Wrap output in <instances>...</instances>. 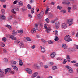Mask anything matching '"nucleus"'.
Segmentation results:
<instances>
[{"mask_svg": "<svg viewBox=\"0 0 78 78\" xmlns=\"http://www.w3.org/2000/svg\"><path fill=\"white\" fill-rule=\"evenodd\" d=\"M19 63L20 66H22L23 65V63L22 60L20 59L19 60Z\"/></svg>", "mask_w": 78, "mask_h": 78, "instance_id": "16", "label": "nucleus"}, {"mask_svg": "<svg viewBox=\"0 0 78 78\" xmlns=\"http://www.w3.org/2000/svg\"><path fill=\"white\" fill-rule=\"evenodd\" d=\"M3 52L4 53H7V51L6 50V49L4 48L3 49Z\"/></svg>", "mask_w": 78, "mask_h": 78, "instance_id": "31", "label": "nucleus"}, {"mask_svg": "<svg viewBox=\"0 0 78 78\" xmlns=\"http://www.w3.org/2000/svg\"><path fill=\"white\" fill-rule=\"evenodd\" d=\"M63 48H64V49H67V46H66V45L65 44H63L62 45Z\"/></svg>", "mask_w": 78, "mask_h": 78, "instance_id": "19", "label": "nucleus"}, {"mask_svg": "<svg viewBox=\"0 0 78 78\" xmlns=\"http://www.w3.org/2000/svg\"><path fill=\"white\" fill-rule=\"evenodd\" d=\"M0 72L1 73H4V72H5V71H4V70L3 69H0Z\"/></svg>", "mask_w": 78, "mask_h": 78, "instance_id": "25", "label": "nucleus"}, {"mask_svg": "<svg viewBox=\"0 0 78 78\" xmlns=\"http://www.w3.org/2000/svg\"><path fill=\"white\" fill-rule=\"evenodd\" d=\"M4 61H5V62H8V59L5 58L4 59Z\"/></svg>", "mask_w": 78, "mask_h": 78, "instance_id": "55", "label": "nucleus"}, {"mask_svg": "<svg viewBox=\"0 0 78 78\" xmlns=\"http://www.w3.org/2000/svg\"><path fill=\"white\" fill-rule=\"evenodd\" d=\"M19 42H20V41H19L18 40L16 42V43L17 44H18L19 43Z\"/></svg>", "mask_w": 78, "mask_h": 78, "instance_id": "63", "label": "nucleus"}, {"mask_svg": "<svg viewBox=\"0 0 78 78\" xmlns=\"http://www.w3.org/2000/svg\"><path fill=\"white\" fill-rule=\"evenodd\" d=\"M26 71L27 72H28L29 74H31L32 73V71L31 69L30 68H27L26 69Z\"/></svg>", "mask_w": 78, "mask_h": 78, "instance_id": "8", "label": "nucleus"}, {"mask_svg": "<svg viewBox=\"0 0 78 78\" xmlns=\"http://www.w3.org/2000/svg\"><path fill=\"white\" fill-rule=\"evenodd\" d=\"M57 9L61 10V9H62V7H60L59 6H58L57 7Z\"/></svg>", "mask_w": 78, "mask_h": 78, "instance_id": "33", "label": "nucleus"}, {"mask_svg": "<svg viewBox=\"0 0 78 78\" xmlns=\"http://www.w3.org/2000/svg\"><path fill=\"white\" fill-rule=\"evenodd\" d=\"M38 74V73H37V72L34 73L33 74H32L31 76V77L32 78H35V77L37 76V75Z\"/></svg>", "mask_w": 78, "mask_h": 78, "instance_id": "9", "label": "nucleus"}, {"mask_svg": "<svg viewBox=\"0 0 78 78\" xmlns=\"http://www.w3.org/2000/svg\"><path fill=\"white\" fill-rule=\"evenodd\" d=\"M55 34H57V35H58V31L56 30L55 31Z\"/></svg>", "mask_w": 78, "mask_h": 78, "instance_id": "54", "label": "nucleus"}, {"mask_svg": "<svg viewBox=\"0 0 78 78\" xmlns=\"http://www.w3.org/2000/svg\"><path fill=\"white\" fill-rule=\"evenodd\" d=\"M55 55H56V53L55 52H54L52 54H51L50 56L51 58H54Z\"/></svg>", "mask_w": 78, "mask_h": 78, "instance_id": "14", "label": "nucleus"}, {"mask_svg": "<svg viewBox=\"0 0 78 78\" xmlns=\"http://www.w3.org/2000/svg\"><path fill=\"white\" fill-rule=\"evenodd\" d=\"M66 67L67 68V70L70 73H73V71L72 68L70 67L67 65L66 66Z\"/></svg>", "mask_w": 78, "mask_h": 78, "instance_id": "3", "label": "nucleus"}, {"mask_svg": "<svg viewBox=\"0 0 78 78\" xmlns=\"http://www.w3.org/2000/svg\"><path fill=\"white\" fill-rule=\"evenodd\" d=\"M11 19H12V16H10L8 17V20H11Z\"/></svg>", "mask_w": 78, "mask_h": 78, "instance_id": "35", "label": "nucleus"}, {"mask_svg": "<svg viewBox=\"0 0 78 78\" xmlns=\"http://www.w3.org/2000/svg\"><path fill=\"white\" fill-rule=\"evenodd\" d=\"M49 64L51 66H52V65H53V63L52 62H50L49 63Z\"/></svg>", "mask_w": 78, "mask_h": 78, "instance_id": "56", "label": "nucleus"}, {"mask_svg": "<svg viewBox=\"0 0 78 78\" xmlns=\"http://www.w3.org/2000/svg\"><path fill=\"white\" fill-rule=\"evenodd\" d=\"M66 4L67 5H69V4H70V2H66Z\"/></svg>", "mask_w": 78, "mask_h": 78, "instance_id": "64", "label": "nucleus"}, {"mask_svg": "<svg viewBox=\"0 0 78 78\" xmlns=\"http://www.w3.org/2000/svg\"><path fill=\"white\" fill-rule=\"evenodd\" d=\"M57 69V67L55 66H53L52 67V70H56Z\"/></svg>", "mask_w": 78, "mask_h": 78, "instance_id": "27", "label": "nucleus"}, {"mask_svg": "<svg viewBox=\"0 0 78 78\" xmlns=\"http://www.w3.org/2000/svg\"><path fill=\"white\" fill-rule=\"evenodd\" d=\"M67 59H70V56H69V55H67Z\"/></svg>", "mask_w": 78, "mask_h": 78, "instance_id": "52", "label": "nucleus"}, {"mask_svg": "<svg viewBox=\"0 0 78 78\" xmlns=\"http://www.w3.org/2000/svg\"><path fill=\"white\" fill-rule=\"evenodd\" d=\"M71 63H76V61H71Z\"/></svg>", "mask_w": 78, "mask_h": 78, "instance_id": "49", "label": "nucleus"}, {"mask_svg": "<svg viewBox=\"0 0 78 78\" xmlns=\"http://www.w3.org/2000/svg\"><path fill=\"white\" fill-rule=\"evenodd\" d=\"M64 40L66 41L67 42H70L72 41V39L70 38V36L69 35H67L64 37Z\"/></svg>", "mask_w": 78, "mask_h": 78, "instance_id": "1", "label": "nucleus"}, {"mask_svg": "<svg viewBox=\"0 0 78 78\" xmlns=\"http://www.w3.org/2000/svg\"><path fill=\"white\" fill-rule=\"evenodd\" d=\"M12 64H16V63H17V62L15 61H12Z\"/></svg>", "mask_w": 78, "mask_h": 78, "instance_id": "47", "label": "nucleus"}, {"mask_svg": "<svg viewBox=\"0 0 78 78\" xmlns=\"http://www.w3.org/2000/svg\"><path fill=\"white\" fill-rule=\"evenodd\" d=\"M1 17L2 19H3V20H5V19H6V17H5V16L4 15H1Z\"/></svg>", "mask_w": 78, "mask_h": 78, "instance_id": "17", "label": "nucleus"}, {"mask_svg": "<svg viewBox=\"0 0 78 78\" xmlns=\"http://www.w3.org/2000/svg\"><path fill=\"white\" fill-rule=\"evenodd\" d=\"M59 28V26H56L55 27V28L56 29H58Z\"/></svg>", "mask_w": 78, "mask_h": 78, "instance_id": "59", "label": "nucleus"}, {"mask_svg": "<svg viewBox=\"0 0 78 78\" xmlns=\"http://www.w3.org/2000/svg\"><path fill=\"white\" fill-rule=\"evenodd\" d=\"M47 9H46L45 11V13L47 14V13H48V11H49V9H49V8H47Z\"/></svg>", "mask_w": 78, "mask_h": 78, "instance_id": "45", "label": "nucleus"}, {"mask_svg": "<svg viewBox=\"0 0 78 78\" xmlns=\"http://www.w3.org/2000/svg\"><path fill=\"white\" fill-rule=\"evenodd\" d=\"M3 7L4 8H6V5H3Z\"/></svg>", "mask_w": 78, "mask_h": 78, "instance_id": "61", "label": "nucleus"}, {"mask_svg": "<svg viewBox=\"0 0 78 78\" xmlns=\"http://www.w3.org/2000/svg\"><path fill=\"white\" fill-rule=\"evenodd\" d=\"M44 27L45 29H46V31L47 33H49L51 30V28L50 27H47V24H45L44 25Z\"/></svg>", "mask_w": 78, "mask_h": 78, "instance_id": "2", "label": "nucleus"}, {"mask_svg": "<svg viewBox=\"0 0 78 78\" xmlns=\"http://www.w3.org/2000/svg\"><path fill=\"white\" fill-rule=\"evenodd\" d=\"M27 9V7H24L22 8V10L23 11H25Z\"/></svg>", "mask_w": 78, "mask_h": 78, "instance_id": "21", "label": "nucleus"}, {"mask_svg": "<svg viewBox=\"0 0 78 78\" xmlns=\"http://www.w3.org/2000/svg\"><path fill=\"white\" fill-rule=\"evenodd\" d=\"M75 48H70L68 49V50L69 52L72 53V52H73V51H75Z\"/></svg>", "mask_w": 78, "mask_h": 78, "instance_id": "6", "label": "nucleus"}, {"mask_svg": "<svg viewBox=\"0 0 78 78\" xmlns=\"http://www.w3.org/2000/svg\"><path fill=\"white\" fill-rule=\"evenodd\" d=\"M17 23V21H15L13 23V25H16Z\"/></svg>", "mask_w": 78, "mask_h": 78, "instance_id": "58", "label": "nucleus"}, {"mask_svg": "<svg viewBox=\"0 0 78 78\" xmlns=\"http://www.w3.org/2000/svg\"><path fill=\"white\" fill-rule=\"evenodd\" d=\"M20 48H22L24 47V44L23 43H20Z\"/></svg>", "mask_w": 78, "mask_h": 78, "instance_id": "20", "label": "nucleus"}, {"mask_svg": "<svg viewBox=\"0 0 78 78\" xmlns=\"http://www.w3.org/2000/svg\"><path fill=\"white\" fill-rule=\"evenodd\" d=\"M27 8L29 9H31V7L29 4L27 5Z\"/></svg>", "mask_w": 78, "mask_h": 78, "instance_id": "29", "label": "nucleus"}, {"mask_svg": "<svg viewBox=\"0 0 78 78\" xmlns=\"http://www.w3.org/2000/svg\"><path fill=\"white\" fill-rule=\"evenodd\" d=\"M25 38L28 41H29V42H30V41H31V39H30V38L26 37H25Z\"/></svg>", "mask_w": 78, "mask_h": 78, "instance_id": "15", "label": "nucleus"}, {"mask_svg": "<svg viewBox=\"0 0 78 78\" xmlns=\"http://www.w3.org/2000/svg\"><path fill=\"white\" fill-rule=\"evenodd\" d=\"M0 76L1 78H4V77H5V75L3 74L0 73Z\"/></svg>", "mask_w": 78, "mask_h": 78, "instance_id": "36", "label": "nucleus"}, {"mask_svg": "<svg viewBox=\"0 0 78 78\" xmlns=\"http://www.w3.org/2000/svg\"><path fill=\"white\" fill-rule=\"evenodd\" d=\"M54 40L56 41H57L58 40H59V38L58 37L56 36L55 38L54 39Z\"/></svg>", "mask_w": 78, "mask_h": 78, "instance_id": "43", "label": "nucleus"}, {"mask_svg": "<svg viewBox=\"0 0 78 78\" xmlns=\"http://www.w3.org/2000/svg\"><path fill=\"white\" fill-rule=\"evenodd\" d=\"M29 17L30 18H32V16L30 14H29Z\"/></svg>", "mask_w": 78, "mask_h": 78, "instance_id": "57", "label": "nucleus"}, {"mask_svg": "<svg viewBox=\"0 0 78 78\" xmlns=\"http://www.w3.org/2000/svg\"><path fill=\"white\" fill-rule=\"evenodd\" d=\"M61 12H63V13H66V10H61L60 11Z\"/></svg>", "mask_w": 78, "mask_h": 78, "instance_id": "42", "label": "nucleus"}, {"mask_svg": "<svg viewBox=\"0 0 78 78\" xmlns=\"http://www.w3.org/2000/svg\"><path fill=\"white\" fill-rule=\"evenodd\" d=\"M67 27V23H64L62 26V28H66Z\"/></svg>", "mask_w": 78, "mask_h": 78, "instance_id": "7", "label": "nucleus"}, {"mask_svg": "<svg viewBox=\"0 0 78 78\" xmlns=\"http://www.w3.org/2000/svg\"><path fill=\"white\" fill-rule=\"evenodd\" d=\"M23 32V31L22 30H19L18 31V33H22Z\"/></svg>", "mask_w": 78, "mask_h": 78, "instance_id": "48", "label": "nucleus"}, {"mask_svg": "<svg viewBox=\"0 0 78 78\" xmlns=\"http://www.w3.org/2000/svg\"><path fill=\"white\" fill-rule=\"evenodd\" d=\"M11 71V68H8L5 69V74H6L8 72H9Z\"/></svg>", "mask_w": 78, "mask_h": 78, "instance_id": "10", "label": "nucleus"}, {"mask_svg": "<svg viewBox=\"0 0 78 78\" xmlns=\"http://www.w3.org/2000/svg\"><path fill=\"white\" fill-rule=\"evenodd\" d=\"M60 23H59V22H56L55 23V26H59V25H60Z\"/></svg>", "mask_w": 78, "mask_h": 78, "instance_id": "26", "label": "nucleus"}, {"mask_svg": "<svg viewBox=\"0 0 78 78\" xmlns=\"http://www.w3.org/2000/svg\"><path fill=\"white\" fill-rule=\"evenodd\" d=\"M38 17L39 18V19H41V18L42 17V16H41V15H40L39 14L38 15Z\"/></svg>", "mask_w": 78, "mask_h": 78, "instance_id": "46", "label": "nucleus"}, {"mask_svg": "<svg viewBox=\"0 0 78 78\" xmlns=\"http://www.w3.org/2000/svg\"><path fill=\"white\" fill-rule=\"evenodd\" d=\"M35 46L34 45H33L32 46L31 48L32 49H34L35 48Z\"/></svg>", "mask_w": 78, "mask_h": 78, "instance_id": "53", "label": "nucleus"}, {"mask_svg": "<svg viewBox=\"0 0 78 78\" xmlns=\"http://www.w3.org/2000/svg\"><path fill=\"white\" fill-rule=\"evenodd\" d=\"M2 41L3 42H6V38L5 37H4L2 39Z\"/></svg>", "mask_w": 78, "mask_h": 78, "instance_id": "30", "label": "nucleus"}, {"mask_svg": "<svg viewBox=\"0 0 78 78\" xmlns=\"http://www.w3.org/2000/svg\"><path fill=\"white\" fill-rule=\"evenodd\" d=\"M40 48H41V51L42 53H45V48H43L41 46H40Z\"/></svg>", "mask_w": 78, "mask_h": 78, "instance_id": "11", "label": "nucleus"}, {"mask_svg": "<svg viewBox=\"0 0 78 78\" xmlns=\"http://www.w3.org/2000/svg\"><path fill=\"white\" fill-rule=\"evenodd\" d=\"M62 4H63V5H66V2H62Z\"/></svg>", "mask_w": 78, "mask_h": 78, "instance_id": "60", "label": "nucleus"}, {"mask_svg": "<svg viewBox=\"0 0 78 78\" xmlns=\"http://www.w3.org/2000/svg\"><path fill=\"white\" fill-rule=\"evenodd\" d=\"M1 47H5V44L4 43L1 44Z\"/></svg>", "mask_w": 78, "mask_h": 78, "instance_id": "50", "label": "nucleus"}, {"mask_svg": "<svg viewBox=\"0 0 78 78\" xmlns=\"http://www.w3.org/2000/svg\"><path fill=\"white\" fill-rule=\"evenodd\" d=\"M36 32V29L35 28H33L32 30V33H35Z\"/></svg>", "mask_w": 78, "mask_h": 78, "instance_id": "28", "label": "nucleus"}, {"mask_svg": "<svg viewBox=\"0 0 78 78\" xmlns=\"http://www.w3.org/2000/svg\"><path fill=\"white\" fill-rule=\"evenodd\" d=\"M12 67L14 69V70H15V71H16V72H17V71H18V68L17 67L15 66H13Z\"/></svg>", "mask_w": 78, "mask_h": 78, "instance_id": "13", "label": "nucleus"}, {"mask_svg": "<svg viewBox=\"0 0 78 78\" xmlns=\"http://www.w3.org/2000/svg\"><path fill=\"white\" fill-rule=\"evenodd\" d=\"M20 6H23V2L21 1H20Z\"/></svg>", "mask_w": 78, "mask_h": 78, "instance_id": "38", "label": "nucleus"}, {"mask_svg": "<svg viewBox=\"0 0 78 78\" xmlns=\"http://www.w3.org/2000/svg\"><path fill=\"white\" fill-rule=\"evenodd\" d=\"M1 11L2 12V14H5V9H1Z\"/></svg>", "mask_w": 78, "mask_h": 78, "instance_id": "18", "label": "nucleus"}, {"mask_svg": "<svg viewBox=\"0 0 78 78\" xmlns=\"http://www.w3.org/2000/svg\"><path fill=\"white\" fill-rule=\"evenodd\" d=\"M48 44H53V42L51 41V40L48 41Z\"/></svg>", "mask_w": 78, "mask_h": 78, "instance_id": "24", "label": "nucleus"}, {"mask_svg": "<svg viewBox=\"0 0 78 78\" xmlns=\"http://www.w3.org/2000/svg\"><path fill=\"white\" fill-rule=\"evenodd\" d=\"M44 68H45L46 69V68H48V66L47 65H45L44 66Z\"/></svg>", "mask_w": 78, "mask_h": 78, "instance_id": "62", "label": "nucleus"}, {"mask_svg": "<svg viewBox=\"0 0 78 78\" xmlns=\"http://www.w3.org/2000/svg\"><path fill=\"white\" fill-rule=\"evenodd\" d=\"M65 60H65V59L64 60V61L63 62V64H66V62H67V61H66H66Z\"/></svg>", "mask_w": 78, "mask_h": 78, "instance_id": "51", "label": "nucleus"}, {"mask_svg": "<svg viewBox=\"0 0 78 78\" xmlns=\"http://www.w3.org/2000/svg\"><path fill=\"white\" fill-rule=\"evenodd\" d=\"M41 41L43 43H45V42H46L47 41H45V40L43 39H41Z\"/></svg>", "mask_w": 78, "mask_h": 78, "instance_id": "41", "label": "nucleus"}, {"mask_svg": "<svg viewBox=\"0 0 78 78\" xmlns=\"http://www.w3.org/2000/svg\"><path fill=\"white\" fill-rule=\"evenodd\" d=\"M9 37L10 39H12V40H17V38H16V37H14V36L12 35L9 36Z\"/></svg>", "mask_w": 78, "mask_h": 78, "instance_id": "12", "label": "nucleus"}, {"mask_svg": "<svg viewBox=\"0 0 78 78\" xmlns=\"http://www.w3.org/2000/svg\"><path fill=\"white\" fill-rule=\"evenodd\" d=\"M44 12L43 11H41L39 14L42 17V16H43V15H44Z\"/></svg>", "mask_w": 78, "mask_h": 78, "instance_id": "22", "label": "nucleus"}, {"mask_svg": "<svg viewBox=\"0 0 78 78\" xmlns=\"http://www.w3.org/2000/svg\"><path fill=\"white\" fill-rule=\"evenodd\" d=\"M18 2V1L17 0H16L15 1L13 2V5L16 4V3H17Z\"/></svg>", "mask_w": 78, "mask_h": 78, "instance_id": "40", "label": "nucleus"}, {"mask_svg": "<svg viewBox=\"0 0 78 78\" xmlns=\"http://www.w3.org/2000/svg\"><path fill=\"white\" fill-rule=\"evenodd\" d=\"M34 9L32 8L31 9V14H33L34 13Z\"/></svg>", "mask_w": 78, "mask_h": 78, "instance_id": "32", "label": "nucleus"}, {"mask_svg": "<svg viewBox=\"0 0 78 78\" xmlns=\"http://www.w3.org/2000/svg\"><path fill=\"white\" fill-rule=\"evenodd\" d=\"M15 30H13L12 31V34H14V35H16V34H17V32H15Z\"/></svg>", "mask_w": 78, "mask_h": 78, "instance_id": "34", "label": "nucleus"}, {"mask_svg": "<svg viewBox=\"0 0 78 78\" xmlns=\"http://www.w3.org/2000/svg\"><path fill=\"white\" fill-rule=\"evenodd\" d=\"M14 9L16 11H19V8H18L14 7L13 9L11 10L12 12L13 13V14H16V12L14 11Z\"/></svg>", "mask_w": 78, "mask_h": 78, "instance_id": "4", "label": "nucleus"}, {"mask_svg": "<svg viewBox=\"0 0 78 78\" xmlns=\"http://www.w3.org/2000/svg\"><path fill=\"white\" fill-rule=\"evenodd\" d=\"M67 23L69 24V26H71L73 24V20L72 19H69L67 21Z\"/></svg>", "mask_w": 78, "mask_h": 78, "instance_id": "5", "label": "nucleus"}, {"mask_svg": "<svg viewBox=\"0 0 78 78\" xmlns=\"http://www.w3.org/2000/svg\"><path fill=\"white\" fill-rule=\"evenodd\" d=\"M45 21L47 22V23H48L50 22V20L48 18H47L45 19Z\"/></svg>", "mask_w": 78, "mask_h": 78, "instance_id": "39", "label": "nucleus"}, {"mask_svg": "<svg viewBox=\"0 0 78 78\" xmlns=\"http://www.w3.org/2000/svg\"><path fill=\"white\" fill-rule=\"evenodd\" d=\"M6 27L9 28V29H11V26L9 25H6Z\"/></svg>", "mask_w": 78, "mask_h": 78, "instance_id": "23", "label": "nucleus"}, {"mask_svg": "<svg viewBox=\"0 0 78 78\" xmlns=\"http://www.w3.org/2000/svg\"><path fill=\"white\" fill-rule=\"evenodd\" d=\"M35 66L36 67V68L39 69V66L37 64H36L35 65Z\"/></svg>", "mask_w": 78, "mask_h": 78, "instance_id": "44", "label": "nucleus"}, {"mask_svg": "<svg viewBox=\"0 0 78 78\" xmlns=\"http://www.w3.org/2000/svg\"><path fill=\"white\" fill-rule=\"evenodd\" d=\"M73 8L74 9H76V6L75 5H74L73 6Z\"/></svg>", "mask_w": 78, "mask_h": 78, "instance_id": "37", "label": "nucleus"}]
</instances>
